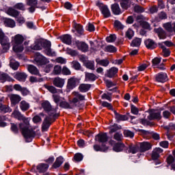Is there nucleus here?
<instances>
[{"label": "nucleus", "mask_w": 175, "mask_h": 175, "mask_svg": "<svg viewBox=\"0 0 175 175\" xmlns=\"http://www.w3.org/2000/svg\"><path fill=\"white\" fill-rule=\"evenodd\" d=\"M46 47L44 50L45 54L49 57H55L56 53L53 49H51V42L50 41L45 42Z\"/></svg>", "instance_id": "obj_7"}, {"label": "nucleus", "mask_w": 175, "mask_h": 175, "mask_svg": "<svg viewBox=\"0 0 175 175\" xmlns=\"http://www.w3.org/2000/svg\"><path fill=\"white\" fill-rule=\"evenodd\" d=\"M116 39H117V37H116V35L114 34H111L106 38V40L108 43H113V42H116Z\"/></svg>", "instance_id": "obj_53"}, {"label": "nucleus", "mask_w": 175, "mask_h": 175, "mask_svg": "<svg viewBox=\"0 0 175 175\" xmlns=\"http://www.w3.org/2000/svg\"><path fill=\"white\" fill-rule=\"evenodd\" d=\"M7 14H9V16H12V17H17V16H18V11L13 8H9L7 10Z\"/></svg>", "instance_id": "obj_39"}, {"label": "nucleus", "mask_w": 175, "mask_h": 175, "mask_svg": "<svg viewBox=\"0 0 175 175\" xmlns=\"http://www.w3.org/2000/svg\"><path fill=\"white\" fill-rule=\"evenodd\" d=\"M20 108L22 111H27L29 109V104L25 100H22L20 104Z\"/></svg>", "instance_id": "obj_37"}, {"label": "nucleus", "mask_w": 175, "mask_h": 175, "mask_svg": "<svg viewBox=\"0 0 175 175\" xmlns=\"http://www.w3.org/2000/svg\"><path fill=\"white\" fill-rule=\"evenodd\" d=\"M0 44L3 49V51L6 53L10 49V40L5 36L4 38L0 40Z\"/></svg>", "instance_id": "obj_4"}, {"label": "nucleus", "mask_w": 175, "mask_h": 175, "mask_svg": "<svg viewBox=\"0 0 175 175\" xmlns=\"http://www.w3.org/2000/svg\"><path fill=\"white\" fill-rule=\"evenodd\" d=\"M72 95H74V96L77 98L79 100H84V99H85V97L83 95L79 94V92H75L72 93Z\"/></svg>", "instance_id": "obj_57"}, {"label": "nucleus", "mask_w": 175, "mask_h": 175, "mask_svg": "<svg viewBox=\"0 0 175 175\" xmlns=\"http://www.w3.org/2000/svg\"><path fill=\"white\" fill-rule=\"evenodd\" d=\"M29 81L30 83H41V81H43V78L31 76L29 77Z\"/></svg>", "instance_id": "obj_48"}, {"label": "nucleus", "mask_w": 175, "mask_h": 175, "mask_svg": "<svg viewBox=\"0 0 175 175\" xmlns=\"http://www.w3.org/2000/svg\"><path fill=\"white\" fill-rule=\"evenodd\" d=\"M76 44L78 47V50H81V51H83V53L88 51V44H87L85 42L77 41Z\"/></svg>", "instance_id": "obj_16"}, {"label": "nucleus", "mask_w": 175, "mask_h": 175, "mask_svg": "<svg viewBox=\"0 0 175 175\" xmlns=\"http://www.w3.org/2000/svg\"><path fill=\"white\" fill-rule=\"evenodd\" d=\"M55 61L57 64H66V59H64V57H57Z\"/></svg>", "instance_id": "obj_64"}, {"label": "nucleus", "mask_w": 175, "mask_h": 175, "mask_svg": "<svg viewBox=\"0 0 175 175\" xmlns=\"http://www.w3.org/2000/svg\"><path fill=\"white\" fill-rule=\"evenodd\" d=\"M62 41L63 43H65L66 44H72V37L68 34L62 36Z\"/></svg>", "instance_id": "obj_30"}, {"label": "nucleus", "mask_w": 175, "mask_h": 175, "mask_svg": "<svg viewBox=\"0 0 175 175\" xmlns=\"http://www.w3.org/2000/svg\"><path fill=\"white\" fill-rule=\"evenodd\" d=\"M13 79L10 77L9 75L2 73L0 72V81L3 83V81H13Z\"/></svg>", "instance_id": "obj_29"}, {"label": "nucleus", "mask_w": 175, "mask_h": 175, "mask_svg": "<svg viewBox=\"0 0 175 175\" xmlns=\"http://www.w3.org/2000/svg\"><path fill=\"white\" fill-rule=\"evenodd\" d=\"M152 145L150 144V142H142L140 144V150L142 152H144L145 151H148V150H151Z\"/></svg>", "instance_id": "obj_20"}, {"label": "nucleus", "mask_w": 175, "mask_h": 175, "mask_svg": "<svg viewBox=\"0 0 175 175\" xmlns=\"http://www.w3.org/2000/svg\"><path fill=\"white\" fill-rule=\"evenodd\" d=\"M161 57H154L152 60V66H154V68H157L158 69H160V70H165V69H166L165 68V64H163V63L161 64Z\"/></svg>", "instance_id": "obj_6"}, {"label": "nucleus", "mask_w": 175, "mask_h": 175, "mask_svg": "<svg viewBox=\"0 0 175 175\" xmlns=\"http://www.w3.org/2000/svg\"><path fill=\"white\" fill-rule=\"evenodd\" d=\"M113 139L114 140H116V142H121L122 141V139H124V137L122 136V133H116L113 135Z\"/></svg>", "instance_id": "obj_45"}, {"label": "nucleus", "mask_w": 175, "mask_h": 175, "mask_svg": "<svg viewBox=\"0 0 175 175\" xmlns=\"http://www.w3.org/2000/svg\"><path fill=\"white\" fill-rule=\"evenodd\" d=\"M105 51H107V53H116L117 48H116L113 45H109L105 47Z\"/></svg>", "instance_id": "obj_46"}, {"label": "nucleus", "mask_w": 175, "mask_h": 175, "mask_svg": "<svg viewBox=\"0 0 175 175\" xmlns=\"http://www.w3.org/2000/svg\"><path fill=\"white\" fill-rule=\"evenodd\" d=\"M15 9H18V10H25V7L23 3H18L14 5Z\"/></svg>", "instance_id": "obj_60"}, {"label": "nucleus", "mask_w": 175, "mask_h": 175, "mask_svg": "<svg viewBox=\"0 0 175 175\" xmlns=\"http://www.w3.org/2000/svg\"><path fill=\"white\" fill-rule=\"evenodd\" d=\"M10 99L12 103H18L21 100V96L18 94H11Z\"/></svg>", "instance_id": "obj_31"}, {"label": "nucleus", "mask_w": 175, "mask_h": 175, "mask_svg": "<svg viewBox=\"0 0 175 175\" xmlns=\"http://www.w3.org/2000/svg\"><path fill=\"white\" fill-rule=\"evenodd\" d=\"M24 40H25V38H24L23 35L16 34V36L12 37L11 43L12 44H23Z\"/></svg>", "instance_id": "obj_5"}, {"label": "nucleus", "mask_w": 175, "mask_h": 175, "mask_svg": "<svg viewBox=\"0 0 175 175\" xmlns=\"http://www.w3.org/2000/svg\"><path fill=\"white\" fill-rule=\"evenodd\" d=\"M41 106L44 109V110H45V111L51 113V116L52 117H54V116H55V113H57V109L53 108L51 104H50V102L44 101L42 103Z\"/></svg>", "instance_id": "obj_2"}, {"label": "nucleus", "mask_w": 175, "mask_h": 175, "mask_svg": "<svg viewBox=\"0 0 175 175\" xmlns=\"http://www.w3.org/2000/svg\"><path fill=\"white\" fill-rule=\"evenodd\" d=\"M111 9L113 14H121V8H120V5L114 3L111 5Z\"/></svg>", "instance_id": "obj_25"}, {"label": "nucleus", "mask_w": 175, "mask_h": 175, "mask_svg": "<svg viewBox=\"0 0 175 175\" xmlns=\"http://www.w3.org/2000/svg\"><path fill=\"white\" fill-rule=\"evenodd\" d=\"M163 28L166 29L168 32H172L173 29H172V23H167L163 25Z\"/></svg>", "instance_id": "obj_55"}, {"label": "nucleus", "mask_w": 175, "mask_h": 175, "mask_svg": "<svg viewBox=\"0 0 175 175\" xmlns=\"http://www.w3.org/2000/svg\"><path fill=\"white\" fill-rule=\"evenodd\" d=\"M12 117L16 118V120H18L19 121H23V123H20L18 126L25 139H31V137H35L36 133L35 131H33V128H32V126H31L29 124V118H25L20 111L17 110H14L12 112Z\"/></svg>", "instance_id": "obj_1"}, {"label": "nucleus", "mask_w": 175, "mask_h": 175, "mask_svg": "<svg viewBox=\"0 0 175 175\" xmlns=\"http://www.w3.org/2000/svg\"><path fill=\"white\" fill-rule=\"evenodd\" d=\"M148 120H161L162 116H161V111L159 110H152L150 112L149 116H148Z\"/></svg>", "instance_id": "obj_9"}, {"label": "nucleus", "mask_w": 175, "mask_h": 175, "mask_svg": "<svg viewBox=\"0 0 175 175\" xmlns=\"http://www.w3.org/2000/svg\"><path fill=\"white\" fill-rule=\"evenodd\" d=\"M44 88L51 92V94H57V88L53 85H44Z\"/></svg>", "instance_id": "obj_47"}, {"label": "nucleus", "mask_w": 175, "mask_h": 175, "mask_svg": "<svg viewBox=\"0 0 175 175\" xmlns=\"http://www.w3.org/2000/svg\"><path fill=\"white\" fill-rule=\"evenodd\" d=\"M140 44H142V39L137 38L133 40L131 42V46H133V47H139Z\"/></svg>", "instance_id": "obj_43"}, {"label": "nucleus", "mask_w": 175, "mask_h": 175, "mask_svg": "<svg viewBox=\"0 0 175 175\" xmlns=\"http://www.w3.org/2000/svg\"><path fill=\"white\" fill-rule=\"evenodd\" d=\"M124 135L125 137H133V136H135V133L129 130H124Z\"/></svg>", "instance_id": "obj_54"}, {"label": "nucleus", "mask_w": 175, "mask_h": 175, "mask_svg": "<svg viewBox=\"0 0 175 175\" xmlns=\"http://www.w3.org/2000/svg\"><path fill=\"white\" fill-rule=\"evenodd\" d=\"M49 127H50V122H49L47 118H46L44 120L43 124H42V131H43V132H45V131H47Z\"/></svg>", "instance_id": "obj_44"}, {"label": "nucleus", "mask_w": 175, "mask_h": 175, "mask_svg": "<svg viewBox=\"0 0 175 175\" xmlns=\"http://www.w3.org/2000/svg\"><path fill=\"white\" fill-rule=\"evenodd\" d=\"M85 81H95L96 80V75H95L94 73L91 72H85Z\"/></svg>", "instance_id": "obj_27"}, {"label": "nucleus", "mask_w": 175, "mask_h": 175, "mask_svg": "<svg viewBox=\"0 0 175 175\" xmlns=\"http://www.w3.org/2000/svg\"><path fill=\"white\" fill-rule=\"evenodd\" d=\"M62 73L64 76H70L72 75V72L66 66H63L62 68Z\"/></svg>", "instance_id": "obj_42"}, {"label": "nucleus", "mask_w": 175, "mask_h": 175, "mask_svg": "<svg viewBox=\"0 0 175 175\" xmlns=\"http://www.w3.org/2000/svg\"><path fill=\"white\" fill-rule=\"evenodd\" d=\"M131 111L132 114H134L135 116H137V114H139V109L135 107V105H131Z\"/></svg>", "instance_id": "obj_59"}, {"label": "nucleus", "mask_w": 175, "mask_h": 175, "mask_svg": "<svg viewBox=\"0 0 175 175\" xmlns=\"http://www.w3.org/2000/svg\"><path fill=\"white\" fill-rule=\"evenodd\" d=\"M118 73V69L116 67H112L107 72V77H109L111 79V77H114Z\"/></svg>", "instance_id": "obj_22"}, {"label": "nucleus", "mask_w": 175, "mask_h": 175, "mask_svg": "<svg viewBox=\"0 0 175 175\" xmlns=\"http://www.w3.org/2000/svg\"><path fill=\"white\" fill-rule=\"evenodd\" d=\"M77 81H78L77 78L75 77H72L68 79L67 82L68 90H73V88H75L77 84Z\"/></svg>", "instance_id": "obj_10"}, {"label": "nucleus", "mask_w": 175, "mask_h": 175, "mask_svg": "<svg viewBox=\"0 0 175 175\" xmlns=\"http://www.w3.org/2000/svg\"><path fill=\"white\" fill-rule=\"evenodd\" d=\"M99 8L102 14L104 16L105 18H107V17H110L111 16V12H110V10H109L107 5L100 4L99 5Z\"/></svg>", "instance_id": "obj_8"}, {"label": "nucleus", "mask_w": 175, "mask_h": 175, "mask_svg": "<svg viewBox=\"0 0 175 175\" xmlns=\"http://www.w3.org/2000/svg\"><path fill=\"white\" fill-rule=\"evenodd\" d=\"M163 152V149L161 148H156L153 150L152 153V159H158L159 158L161 154Z\"/></svg>", "instance_id": "obj_18"}, {"label": "nucleus", "mask_w": 175, "mask_h": 175, "mask_svg": "<svg viewBox=\"0 0 175 175\" xmlns=\"http://www.w3.org/2000/svg\"><path fill=\"white\" fill-rule=\"evenodd\" d=\"M53 75H61L62 73V67L59 65H56L53 68Z\"/></svg>", "instance_id": "obj_41"}, {"label": "nucleus", "mask_w": 175, "mask_h": 175, "mask_svg": "<svg viewBox=\"0 0 175 175\" xmlns=\"http://www.w3.org/2000/svg\"><path fill=\"white\" fill-rule=\"evenodd\" d=\"M27 70L31 73V75H34L36 76H39L42 77V75L39 72V70L33 65H29L27 67Z\"/></svg>", "instance_id": "obj_14"}, {"label": "nucleus", "mask_w": 175, "mask_h": 175, "mask_svg": "<svg viewBox=\"0 0 175 175\" xmlns=\"http://www.w3.org/2000/svg\"><path fill=\"white\" fill-rule=\"evenodd\" d=\"M83 154L81 153H77L74 156V161L75 162H81V161H83Z\"/></svg>", "instance_id": "obj_51"}, {"label": "nucleus", "mask_w": 175, "mask_h": 175, "mask_svg": "<svg viewBox=\"0 0 175 175\" xmlns=\"http://www.w3.org/2000/svg\"><path fill=\"white\" fill-rule=\"evenodd\" d=\"M0 111L3 113H10V111H12V109H10L8 105L0 104Z\"/></svg>", "instance_id": "obj_40"}, {"label": "nucleus", "mask_w": 175, "mask_h": 175, "mask_svg": "<svg viewBox=\"0 0 175 175\" xmlns=\"http://www.w3.org/2000/svg\"><path fill=\"white\" fill-rule=\"evenodd\" d=\"M64 163V157H59L56 159L55 161L53 164L51 169H58Z\"/></svg>", "instance_id": "obj_19"}, {"label": "nucleus", "mask_w": 175, "mask_h": 175, "mask_svg": "<svg viewBox=\"0 0 175 175\" xmlns=\"http://www.w3.org/2000/svg\"><path fill=\"white\" fill-rule=\"evenodd\" d=\"M96 62L98 64V65H100L101 66H109V64H110V62H109L108 59H96Z\"/></svg>", "instance_id": "obj_38"}, {"label": "nucleus", "mask_w": 175, "mask_h": 175, "mask_svg": "<svg viewBox=\"0 0 175 175\" xmlns=\"http://www.w3.org/2000/svg\"><path fill=\"white\" fill-rule=\"evenodd\" d=\"M134 35H135V32L133 31V30H132V29H129L126 31V36L128 38V39H132Z\"/></svg>", "instance_id": "obj_52"}, {"label": "nucleus", "mask_w": 175, "mask_h": 175, "mask_svg": "<svg viewBox=\"0 0 175 175\" xmlns=\"http://www.w3.org/2000/svg\"><path fill=\"white\" fill-rule=\"evenodd\" d=\"M4 24L10 28H14L16 27V22L12 19L6 18L4 20Z\"/></svg>", "instance_id": "obj_36"}, {"label": "nucleus", "mask_w": 175, "mask_h": 175, "mask_svg": "<svg viewBox=\"0 0 175 175\" xmlns=\"http://www.w3.org/2000/svg\"><path fill=\"white\" fill-rule=\"evenodd\" d=\"M12 50L14 53H22L24 51L23 44H12Z\"/></svg>", "instance_id": "obj_26"}, {"label": "nucleus", "mask_w": 175, "mask_h": 175, "mask_svg": "<svg viewBox=\"0 0 175 175\" xmlns=\"http://www.w3.org/2000/svg\"><path fill=\"white\" fill-rule=\"evenodd\" d=\"M120 6L124 10H126V9L131 8V2L129 0H120Z\"/></svg>", "instance_id": "obj_34"}, {"label": "nucleus", "mask_w": 175, "mask_h": 175, "mask_svg": "<svg viewBox=\"0 0 175 175\" xmlns=\"http://www.w3.org/2000/svg\"><path fill=\"white\" fill-rule=\"evenodd\" d=\"M115 114V118H116L117 121H126L128 120V118L125 115H121L118 113H117L116 111H113Z\"/></svg>", "instance_id": "obj_33"}, {"label": "nucleus", "mask_w": 175, "mask_h": 175, "mask_svg": "<svg viewBox=\"0 0 175 175\" xmlns=\"http://www.w3.org/2000/svg\"><path fill=\"white\" fill-rule=\"evenodd\" d=\"M95 140L99 143H106L109 140V137H107V133H99L96 135Z\"/></svg>", "instance_id": "obj_11"}, {"label": "nucleus", "mask_w": 175, "mask_h": 175, "mask_svg": "<svg viewBox=\"0 0 175 175\" xmlns=\"http://www.w3.org/2000/svg\"><path fill=\"white\" fill-rule=\"evenodd\" d=\"M154 32L157 33L159 39H166V32L161 27L154 29Z\"/></svg>", "instance_id": "obj_21"}, {"label": "nucleus", "mask_w": 175, "mask_h": 175, "mask_svg": "<svg viewBox=\"0 0 175 175\" xmlns=\"http://www.w3.org/2000/svg\"><path fill=\"white\" fill-rule=\"evenodd\" d=\"M74 26L73 27L75 28V31H77V33L79 35H83L84 30L83 29V26L80 24L76 23V21H73Z\"/></svg>", "instance_id": "obj_28"}, {"label": "nucleus", "mask_w": 175, "mask_h": 175, "mask_svg": "<svg viewBox=\"0 0 175 175\" xmlns=\"http://www.w3.org/2000/svg\"><path fill=\"white\" fill-rule=\"evenodd\" d=\"M120 129H121V126L113 124L110 127L109 133H114V132H117V131H120Z\"/></svg>", "instance_id": "obj_49"}, {"label": "nucleus", "mask_w": 175, "mask_h": 175, "mask_svg": "<svg viewBox=\"0 0 175 175\" xmlns=\"http://www.w3.org/2000/svg\"><path fill=\"white\" fill-rule=\"evenodd\" d=\"M14 77L16 80H18V81H25L28 76L25 72H16L14 74Z\"/></svg>", "instance_id": "obj_17"}, {"label": "nucleus", "mask_w": 175, "mask_h": 175, "mask_svg": "<svg viewBox=\"0 0 175 175\" xmlns=\"http://www.w3.org/2000/svg\"><path fill=\"white\" fill-rule=\"evenodd\" d=\"M145 45L146 46L147 49H150L151 50L157 47V44H155V42L151 39L145 40Z\"/></svg>", "instance_id": "obj_24"}, {"label": "nucleus", "mask_w": 175, "mask_h": 175, "mask_svg": "<svg viewBox=\"0 0 175 175\" xmlns=\"http://www.w3.org/2000/svg\"><path fill=\"white\" fill-rule=\"evenodd\" d=\"M139 151V147L136 145H130L126 150L127 154H136Z\"/></svg>", "instance_id": "obj_23"}, {"label": "nucleus", "mask_w": 175, "mask_h": 175, "mask_svg": "<svg viewBox=\"0 0 175 175\" xmlns=\"http://www.w3.org/2000/svg\"><path fill=\"white\" fill-rule=\"evenodd\" d=\"M103 99H107V100H109V102H111V94H103L102 95Z\"/></svg>", "instance_id": "obj_63"}, {"label": "nucleus", "mask_w": 175, "mask_h": 175, "mask_svg": "<svg viewBox=\"0 0 175 175\" xmlns=\"http://www.w3.org/2000/svg\"><path fill=\"white\" fill-rule=\"evenodd\" d=\"M156 80L159 83H165V81H167V74L165 72L159 73L156 75Z\"/></svg>", "instance_id": "obj_15"}, {"label": "nucleus", "mask_w": 175, "mask_h": 175, "mask_svg": "<svg viewBox=\"0 0 175 175\" xmlns=\"http://www.w3.org/2000/svg\"><path fill=\"white\" fill-rule=\"evenodd\" d=\"M110 146H113V151H116V152H120L125 148V144L122 142H116V141L111 139L109 142Z\"/></svg>", "instance_id": "obj_3"}, {"label": "nucleus", "mask_w": 175, "mask_h": 175, "mask_svg": "<svg viewBox=\"0 0 175 175\" xmlns=\"http://www.w3.org/2000/svg\"><path fill=\"white\" fill-rule=\"evenodd\" d=\"M67 53L72 57H76V55H77V51L70 49L69 48L67 49Z\"/></svg>", "instance_id": "obj_62"}, {"label": "nucleus", "mask_w": 175, "mask_h": 175, "mask_svg": "<svg viewBox=\"0 0 175 175\" xmlns=\"http://www.w3.org/2000/svg\"><path fill=\"white\" fill-rule=\"evenodd\" d=\"M49 164L42 163L38 164L36 166V170L38 173L43 174V173H46V172H47V170H49Z\"/></svg>", "instance_id": "obj_12"}, {"label": "nucleus", "mask_w": 175, "mask_h": 175, "mask_svg": "<svg viewBox=\"0 0 175 175\" xmlns=\"http://www.w3.org/2000/svg\"><path fill=\"white\" fill-rule=\"evenodd\" d=\"M11 131L14 132V133H18V127L17 126V124L11 123Z\"/></svg>", "instance_id": "obj_61"}, {"label": "nucleus", "mask_w": 175, "mask_h": 175, "mask_svg": "<svg viewBox=\"0 0 175 175\" xmlns=\"http://www.w3.org/2000/svg\"><path fill=\"white\" fill-rule=\"evenodd\" d=\"M84 66L88 69H90V70H95V62L94 60H88Z\"/></svg>", "instance_id": "obj_32"}, {"label": "nucleus", "mask_w": 175, "mask_h": 175, "mask_svg": "<svg viewBox=\"0 0 175 175\" xmlns=\"http://www.w3.org/2000/svg\"><path fill=\"white\" fill-rule=\"evenodd\" d=\"M71 65L72 68H74V69H75L76 70H79V69H81V65L77 61L72 62Z\"/></svg>", "instance_id": "obj_50"}, {"label": "nucleus", "mask_w": 175, "mask_h": 175, "mask_svg": "<svg viewBox=\"0 0 175 175\" xmlns=\"http://www.w3.org/2000/svg\"><path fill=\"white\" fill-rule=\"evenodd\" d=\"M53 83L55 87H57V88H62V87L65 85V79L60 77H56L53 79Z\"/></svg>", "instance_id": "obj_13"}, {"label": "nucleus", "mask_w": 175, "mask_h": 175, "mask_svg": "<svg viewBox=\"0 0 175 175\" xmlns=\"http://www.w3.org/2000/svg\"><path fill=\"white\" fill-rule=\"evenodd\" d=\"M91 88V85L82 83L79 85V90L81 92H87Z\"/></svg>", "instance_id": "obj_35"}, {"label": "nucleus", "mask_w": 175, "mask_h": 175, "mask_svg": "<svg viewBox=\"0 0 175 175\" xmlns=\"http://www.w3.org/2000/svg\"><path fill=\"white\" fill-rule=\"evenodd\" d=\"M114 27L116 29H124V25H122V24H121V22H120L118 21H116L114 22Z\"/></svg>", "instance_id": "obj_56"}, {"label": "nucleus", "mask_w": 175, "mask_h": 175, "mask_svg": "<svg viewBox=\"0 0 175 175\" xmlns=\"http://www.w3.org/2000/svg\"><path fill=\"white\" fill-rule=\"evenodd\" d=\"M140 25L144 28V29H151V26L148 22H142Z\"/></svg>", "instance_id": "obj_58"}]
</instances>
